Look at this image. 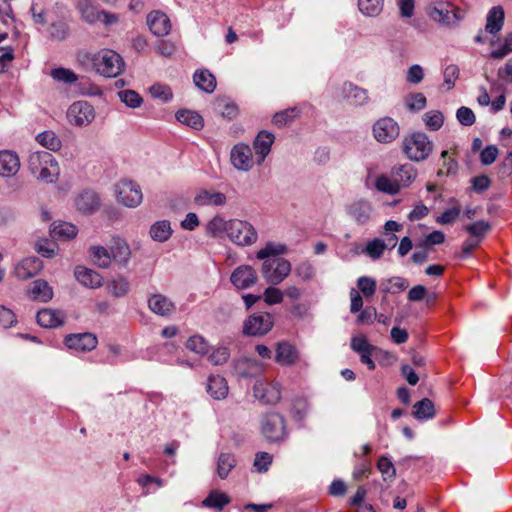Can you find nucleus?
Wrapping results in <instances>:
<instances>
[{"label": "nucleus", "mask_w": 512, "mask_h": 512, "mask_svg": "<svg viewBox=\"0 0 512 512\" xmlns=\"http://www.w3.org/2000/svg\"><path fill=\"white\" fill-rule=\"evenodd\" d=\"M417 176L416 168L410 164H399L392 167L390 176L379 175L375 180V188L378 191L395 195L400 189L408 187Z\"/></svg>", "instance_id": "obj_1"}, {"label": "nucleus", "mask_w": 512, "mask_h": 512, "mask_svg": "<svg viewBox=\"0 0 512 512\" xmlns=\"http://www.w3.org/2000/svg\"><path fill=\"white\" fill-rule=\"evenodd\" d=\"M28 169L38 180L52 183L57 180L60 170L54 156L47 151H34L28 156Z\"/></svg>", "instance_id": "obj_2"}, {"label": "nucleus", "mask_w": 512, "mask_h": 512, "mask_svg": "<svg viewBox=\"0 0 512 512\" xmlns=\"http://www.w3.org/2000/svg\"><path fill=\"white\" fill-rule=\"evenodd\" d=\"M402 146L405 155L416 162L427 159L433 151V142L423 132H414L405 136Z\"/></svg>", "instance_id": "obj_3"}, {"label": "nucleus", "mask_w": 512, "mask_h": 512, "mask_svg": "<svg viewBox=\"0 0 512 512\" xmlns=\"http://www.w3.org/2000/svg\"><path fill=\"white\" fill-rule=\"evenodd\" d=\"M93 66L95 70L105 77H116L124 69L122 57L113 50L103 49L94 55Z\"/></svg>", "instance_id": "obj_4"}, {"label": "nucleus", "mask_w": 512, "mask_h": 512, "mask_svg": "<svg viewBox=\"0 0 512 512\" xmlns=\"http://www.w3.org/2000/svg\"><path fill=\"white\" fill-rule=\"evenodd\" d=\"M228 238L238 246H250L258 239V233L247 221L231 219L228 224Z\"/></svg>", "instance_id": "obj_5"}, {"label": "nucleus", "mask_w": 512, "mask_h": 512, "mask_svg": "<svg viewBox=\"0 0 512 512\" xmlns=\"http://www.w3.org/2000/svg\"><path fill=\"white\" fill-rule=\"evenodd\" d=\"M291 272V264L285 258L266 259L263 262L261 273L265 281L273 286L282 283Z\"/></svg>", "instance_id": "obj_6"}, {"label": "nucleus", "mask_w": 512, "mask_h": 512, "mask_svg": "<svg viewBox=\"0 0 512 512\" xmlns=\"http://www.w3.org/2000/svg\"><path fill=\"white\" fill-rule=\"evenodd\" d=\"M427 14L429 17L443 25H450L462 19L459 9H454L449 1H432L427 6Z\"/></svg>", "instance_id": "obj_7"}, {"label": "nucleus", "mask_w": 512, "mask_h": 512, "mask_svg": "<svg viewBox=\"0 0 512 512\" xmlns=\"http://www.w3.org/2000/svg\"><path fill=\"white\" fill-rule=\"evenodd\" d=\"M261 432L270 442L282 440L286 435V424L283 416L276 412L264 415L261 420Z\"/></svg>", "instance_id": "obj_8"}, {"label": "nucleus", "mask_w": 512, "mask_h": 512, "mask_svg": "<svg viewBox=\"0 0 512 512\" xmlns=\"http://www.w3.org/2000/svg\"><path fill=\"white\" fill-rule=\"evenodd\" d=\"M115 193L120 203L127 207H137L142 202L140 186L132 180H121L115 186Z\"/></svg>", "instance_id": "obj_9"}, {"label": "nucleus", "mask_w": 512, "mask_h": 512, "mask_svg": "<svg viewBox=\"0 0 512 512\" xmlns=\"http://www.w3.org/2000/svg\"><path fill=\"white\" fill-rule=\"evenodd\" d=\"M273 317L266 312L255 313L244 322L243 333L248 336H262L273 327Z\"/></svg>", "instance_id": "obj_10"}, {"label": "nucleus", "mask_w": 512, "mask_h": 512, "mask_svg": "<svg viewBox=\"0 0 512 512\" xmlns=\"http://www.w3.org/2000/svg\"><path fill=\"white\" fill-rule=\"evenodd\" d=\"M95 118V111L87 101H76L70 105L67 111V119L75 126H87Z\"/></svg>", "instance_id": "obj_11"}, {"label": "nucleus", "mask_w": 512, "mask_h": 512, "mask_svg": "<svg viewBox=\"0 0 512 512\" xmlns=\"http://www.w3.org/2000/svg\"><path fill=\"white\" fill-rule=\"evenodd\" d=\"M399 132L398 123L390 117H383L373 125V135L380 143L392 142L399 136Z\"/></svg>", "instance_id": "obj_12"}, {"label": "nucleus", "mask_w": 512, "mask_h": 512, "mask_svg": "<svg viewBox=\"0 0 512 512\" xmlns=\"http://www.w3.org/2000/svg\"><path fill=\"white\" fill-rule=\"evenodd\" d=\"M253 392L263 404H275L281 398V386L277 382L256 381Z\"/></svg>", "instance_id": "obj_13"}, {"label": "nucleus", "mask_w": 512, "mask_h": 512, "mask_svg": "<svg viewBox=\"0 0 512 512\" xmlns=\"http://www.w3.org/2000/svg\"><path fill=\"white\" fill-rule=\"evenodd\" d=\"M232 165L240 171H249L254 165L252 149L244 143L236 144L230 153Z\"/></svg>", "instance_id": "obj_14"}, {"label": "nucleus", "mask_w": 512, "mask_h": 512, "mask_svg": "<svg viewBox=\"0 0 512 512\" xmlns=\"http://www.w3.org/2000/svg\"><path fill=\"white\" fill-rule=\"evenodd\" d=\"M274 360L281 366H293L300 360V352L288 341H280L275 347Z\"/></svg>", "instance_id": "obj_15"}, {"label": "nucleus", "mask_w": 512, "mask_h": 512, "mask_svg": "<svg viewBox=\"0 0 512 512\" xmlns=\"http://www.w3.org/2000/svg\"><path fill=\"white\" fill-rule=\"evenodd\" d=\"M98 343L97 337L89 332L70 334L65 337V345L69 349L87 352L96 348Z\"/></svg>", "instance_id": "obj_16"}, {"label": "nucleus", "mask_w": 512, "mask_h": 512, "mask_svg": "<svg viewBox=\"0 0 512 512\" xmlns=\"http://www.w3.org/2000/svg\"><path fill=\"white\" fill-rule=\"evenodd\" d=\"M230 280L237 289H247L256 283L257 274L253 267L241 265L232 272Z\"/></svg>", "instance_id": "obj_17"}, {"label": "nucleus", "mask_w": 512, "mask_h": 512, "mask_svg": "<svg viewBox=\"0 0 512 512\" xmlns=\"http://www.w3.org/2000/svg\"><path fill=\"white\" fill-rule=\"evenodd\" d=\"M275 137L272 133L265 130L260 131L253 142L255 150V162L260 165L271 151Z\"/></svg>", "instance_id": "obj_18"}, {"label": "nucleus", "mask_w": 512, "mask_h": 512, "mask_svg": "<svg viewBox=\"0 0 512 512\" xmlns=\"http://www.w3.org/2000/svg\"><path fill=\"white\" fill-rule=\"evenodd\" d=\"M147 25L150 31L158 37L166 36L171 30L170 19L160 11H152L147 15Z\"/></svg>", "instance_id": "obj_19"}, {"label": "nucleus", "mask_w": 512, "mask_h": 512, "mask_svg": "<svg viewBox=\"0 0 512 512\" xmlns=\"http://www.w3.org/2000/svg\"><path fill=\"white\" fill-rule=\"evenodd\" d=\"M43 268V263L38 257H28L18 263L14 274L19 280H27L36 276Z\"/></svg>", "instance_id": "obj_20"}, {"label": "nucleus", "mask_w": 512, "mask_h": 512, "mask_svg": "<svg viewBox=\"0 0 512 512\" xmlns=\"http://www.w3.org/2000/svg\"><path fill=\"white\" fill-rule=\"evenodd\" d=\"M20 169V159L16 152L12 150L0 151V176L12 177L18 173Z\"/></svg>", "instance_id": "obj_21"}, {"label": "nucleus", "mask_w": 512, "mask_h": 512, "mask_svg": "<svg viewBox=\"0 0 512 512\" xmlns=\"http://www.w3.org/2000/svg\"><path fill=\"white\" fill-rule=\"evenodd\" d=\"M76 209L83 214H92L98 210L100 199L92 190H83L75 198Z\"/></svg>", "instance_id": "obj_22"}, {"label": "nucleus", "mask_w": 512, "mask_h": 512, "mask_svg": "<svg viewBox=\"0 0 512 512\" xmlns=\"http://www.w3.org/2000/svg\"><path fill=\"white\" fill-rule=\"evenodd\" d=\"M194 202L198 206H223L227 202V197L215 190L200 189L194 196Z\"/></svg>", "instance_id": "obj_23"}, {"label": "nucleus", "mask_w": 512, "mask_h": 512, "mask_svg": "<svg viewBox=\"0 0 512 512\" xmlns=\"http://www.w3.org/2000/svg\"><path fill=\"white\" fill-rule=\"evenodd\" d=\"M148 307L153 313L163 317L170 316L176 309L175 304L163 294H153L148 299Z\"/></svg>", "instance_id": "obj_24"}, {"label": "nucleus", "mask_w": 512, "mask_h": 512, "mask_svg": "<svg viewBox=\"0 0 512 512\" xmlns=\"http://www.w3.org/2000/svg\"><path fill=\"white\" fill-rule=\"evenodd\" d=\"M79 283L88 288H98L103 284V277L96 271L84 266H77L74 271Z\"/></svg>", "instance_id": "obj_25"}, {"label": "nucleus", "mask_w": 512, "mask_h": 512, "mask_svg": "<svg viewBox=\"0 0 512 512\" xmlns=\"http://www.w3.org/2000/svg\"><path fill=\"white\" fill-rule=\"evenodd\" d=\"M207 393L216 400H222L227 397L229 387L224 377L220 375H210L208 377Z\"/></svg>", "instance_id": "obj_26"}, {"label": "nucleus", "mask_w": 512, "mask_h": 512, "mask_svg": "<svg viewBox=\"0 0 512 512\" xmlns=\"http://www.w3.org/2000/svg\"><path fill=\"white\" fill-rule=\"evenodd\" d=\"M347 212L358 224H364L370 219L372 206L366 200H359L349 205Z\"/></svg>", "instance_id": "obj_27"}, {"label": "nucleus", "mask_w": 512, "mask_h": 512, "mask_svg": "<svg viewBox=\"0 0 512 512\" xmlns=\"http://www.w3.org/2000/svg\"><path fill=\"white\" fill-rule=\"evenodd\" d=\"M37 323L44 328H54L63 324L64 315L61 311L42 309L37 313Z\"/></svg>", "instance_id": "obj_28"}, {"label": "nucleus", "mask_w": 512, "mask_h": 512, "mask_svg": "<svg viewBox=\"0 0 512 512\" xmlns=\"http://www.w3.org/2000/svg\"><path fill=\"white\" fill-rule=\"evenodd\" d=\"M342 95L354 105H364L368 101L367 90L346 82L342 86Z\"/></svg>", "instance_id": "obj_29"}, {"label": "nucleus", "mask_w": 512, "mask_h": 512, "mask_svg": "<svg viewBox=\"0 0 512 512\" xmlns=\"http://www.w3.org/2000/svg\"><path fill=\"white\" fill-rule=\"evenodd\" d=\"M175 117L178 122L194 130H201L204 127V119L196 111L180 109L176 112Z\"/></svg>", "instance_id": "obj_30"}, {"label": "nucleus", "mask_w": 512, "mask_h": 512, "mask_svg": "<svg viewBox=\"0 0 512 512\" xmlns=\"http://www.w3.org/2000/svg\"><path fill=\"white\" fill-rule=\"evenodd\" d=\"M504 10L501 6L493 7L487 15L485 30L490 34H496L501 31L504 25Z\"/></svg>", "instance_id": "obj_31"}, {"label": "nucleus", "mask_w": 512, "mask_h": 512, "mask_svg": "<svg viewBox=\"0 0 512 512\" xmlns=\"http://www.w3.org/2000/svg\"><path fill=\"white\" fill-rule=\"evenodd\" d=\"M30 296L33 300L48 302L53 297V290L47 281L38 279L32 282Z\"/></svg>", "instance_id": "obj_32"}, {"label": "nucleus", "mask_w": 512, "mask_h": 512, "mask_svg": "<svg viewBox=\"0 0 512 512\" xmlns=\"http://www.w3.org/2000/svg\"><path fill=\"white\" fill-rule=\"evenodd\" d=\"M193 80L195 85L206 93H212L216 88V78L207 69L196 71Z\"/></svg>", "instance_id": "obj_33"}, {"label": "nucleus", "mask_w": 512, "mask_h": 512, "mask_svg": "<svg viewBox=\"0 0 512 512\" xmlns=\"http://www.w3.org/2000/svg\"><path fill=\"white\" fill-rule=\"evenodd\" d=\"M76 9L81 14V18L88 22L94 23L100 19V14L92 0H76Z\"/></svg>", "instance_id": "obj_34"}, {"label": "nucleus", "mask_w": 512, "mask_h": 512, "mask_svg": "<svg viewBox=\"0 0 512 512\" xmlns=\"http://www.w3.org/2000/svg\"><path fill=\"white\" fill-rule=\"evenodd\" d=\"M131 257V251L128 244L121 239H117L111 247V258L118 264L126 266Z\"/></svg>", "instance_id": "obj_35"}, {"label": "nucleus", "mask_w": 512, "mask_h": 512, "mask_svg": "<svg viewBox=\"0 0 512 512\" xmlns=\"http://www.w3.org/2000/svg\"><path fill=\"white\" fill-rule=\"evenodd\" d=\"M228 224L221 216L213 217L206 225V234L210 237L221 238L224 235L228 236Z\"/></svg>", "instance_id": "obj_36"}, {"label": "nucleus", "mask_w": 512, "mask_h": 512, "mask_svg": "<svg viewBox=\"0 0 512 512\" xmlns=\"http://www.w3.org/2000/svg\"><path fill=\"white\" fill-rule=\"evenodd\" d=\"M234 369L239 376L246 378L254 376L259 366L256 360L244 357L234 361Z\"/></svg>", "instance_id": "obj_37"}, {"label": "nucleus", "mask_w": 512, "mask_h": 512, "mask_svg": "<svg viewBox=\"0 0 512 512\" xmlns=\"http://www.w3.org/2000/svg\"><path fill=\"white\" fill-rule=\"evenodd\" d=\"M413 416L418 420H427L435 416V408L433 402L424 398L416 402L413 406Z\"/></svg>", "instance_id": "obj_38"}, {"label": "nucleus", "mask_w": 512, "mask_h": 512, "mask_svg": "<svg viewBox=\"0 0 512 512\" xmlns=\"http://www.w3.org/2000/svg\"><path fill=\"white\" fill-rule=\"evenodd\" d=\"M236 458L231 453H220L217 459V475L221 479H226L231 470L236 466Z\"/></svg>", "instance_id": "obj_39"}, {"label": "nucleus", "mask_w": 512, "mask_h": 512, "mask_svg": "<svg viewBox=\"0 0 512 512\" xmlns=\"http://www.w3.org/2000/svg\"><path fill=\"white\" fill-rule=\"evenodd\" d=\"M172 234V228L168 220L155 222L150 228V236L154 241L165 242Z\"/></svg>", "instance_id": "obj_40"}, {"label": "nucleus", "mask_w": 512, "mask_h": 512, "mask_svg": "<svg viewBox=\"0 0 512 512\" xmlns=\"http://www.w3.org/2000/svg\"><path fill=\"white\" fill-rule=\"evenodd\" d=\"M230 501L231 500L227 494L217 490H213L202 501V506L222 510L227 504L230 503Z\"/></svg>", "instance_id": "obj_41"}, {"label": "nucleus", "mask_w": 512, "mask_h": 512, "mask_svg": "<svg viewBox=\"0 0 512 512\" xmlns=\"http://www.w3.org/2000/svg\"><path fill=\"white\" fill-rule=\"evenodd\" d=\"M37 142L50 151H58L62 146L60 138L51 130L43 131L36 136Z\"/></svg>", "instance_id": "obj_42"}, {"label": "nucleus", "mask_w": 512, "mask_h": 512, "mask_svg": "<svg viewBox=\"0 0 512 512\" xmlns=\"http://www.w3.org/2000/svg\"><path fill=\"white\" fill-rule=\"evenodd\" d=\"M90 256L93 263L100 268H107L112 261L111 251L102 246H92Z\"/></svg>", "instance_id": "obj_43"}, {"label": "nucleus", "mask_w": 512, "mask_h": 512, "mask_svg": "<svg viewBox=\"0 0 512 512\" xmlns=\"http://www.w3.org/2000/svg\"><path fill=\"white\" fill-rule=\"evenodd\" d=\"M286 246L283 244L267 243L257 252V258L266 261V259L281 258L280 255L286 253Z\"/></svg>", "instance_id": "obj_44"}, {"label": "nucleus", "mask_w": 512, "mask_h": 512, "mask_svg": "<svg viewBox=\"0 0 512 512\" xmlns=\"http://www.w3.org/2000/svg\"><path fill=\"white\" fill-rule=\"evenodd\" d=\"M77 227L68 222L54 224L52 234L57 240H69L77 235Z\"/></svg>", "instance_id": "obj_45"}, {"label": "nucleus", "mask_w": 512, "mask_h": 512, "mask_svg": "<svg viewBox=\"0 0 512 512\" xmlns=\"http://www.w3.org/2000/svg\"><path fill=\"white\" fill-rule=\"evenodd\" d=\"M69 35V26L64 20L52 22L48 28V37L52 41H63Z\"/></svg>", "instance_id": "obj_46"}, {"label": "nucleus", "mask_w": 512, "mask_h": 512, "mask_svg": "<svg viewBox=\"0 0 512 512\" xmlns=\"http://www.w3.org/2000/svg\"><path fill=\"white\" fill-rule=\"evenodd\" d=\"M408 286V280L400 276L391 277L381 284L382 291L391 294L400 293L406 290Z\"/></svg>", "instance_id": "obj_47"}, {"label": "nucleus", "mask_w": 512, "mask_h": 512, "mask_svg": "<svg viewBox=\"0 0 512 512\" xmlns=\"http://www.w3.org/2000/svg\"><path fill=\"white\" fill-rule=\"evenodd\" d=\"M384 0H358V7L361 13L374 17L381 13Z\"/></svg>", "instance_id": "obj_48"}, {"label": "nucleus", "mask_w": 512, "mask_h": 512, "mask_svg": "<svg viewBox=\"0 0 512 512\" xmlns=\"http://www.w3.org/2000/svg\"><path fill=\"white\" fill-rule=\"evenodd\" d=\"M464 228L474 239L481 241L490 231L491 225L489 222L481 220L468 224Z\"/></svg>", "instance_id": "obj_49"}, {"label": "nucleus", "mask_w": 512, "mask_h": 512, "mask_svg": "<svg viewBox=\"0 0 512 512\" xmlns=\"http://www.w3.org/2000/svg\"><path fill=\"white\" fill-rule=\"evenodd\" d=\"M50 76L54 80L65 84H72L78 80V76L72 70L63 67L52 69Z\"/></svg>", "instance_id": "obj_50"}, {"label": "nucleus", "mask_w": 512, "mask_h": 512, "mask_svg": "<svg viewBox=\"0 0 512 512\" xmlns=\"http://www.w3.org/2000/svg\"><path fill=\"white\" fill-rule=\"evenodd\" d=\"M187 349L197 353L204 355L209 351V344L206 339L200 335L191 336L186 343Z\"/></svg>", "instance_id": "obj_51"}, {"label": "nucleus", "mask_w": 512, "mask_h": 512, "mask_svg": "<svg viewBox=\"0 0 512 512\" xmlns=\"http://www.w3.org/2000/svg\"><path fill=\"white\" fill-rule=\"evenodd\" d=\"M423 120L425 125L431 131L439 130L444 122L443 114L438 110L428 111L424 114Z\"/></svg>", "instance_id": "obj_52"}, {"label": "nucleus", "mask_w": 512, "mask_h": 512, "mask_svg": "<svg viewBox=\"0 0 512 512\" xmlns=\"http://www.w3.org/2000/svg\"><path fill=\"white\" fill-rule=\"evenodd\" d=\"M387 248L388 244L384 240L375 238L367 243L365 252L372 259H379Z\"/></svg>", "instance_id": "obj_53"}, {"label": "nucleus", "mask_w": 512, "mask_h": 512, "mask_svg": "<svg viewBox=\"0 0 512 512\" xmlns=\"http://www.w3.org/2000/svg\"><path fill=\"white\" fill-rule=\"evenodd\" d=\"M108 287L110 293L115 297H123L130 290V284L124 277L113 279Z\"/></svg>", "instance_id": "obj_54"}, {"label": "nucleus", "mask_w": 512, "mask_h": 512, "mask_svg": "<svg viewBox=\"0 0 512 512\" xmlns=\"http://www.w3.org/2000/svg\"><path fill=\"white\" fill-rule=\"evenodd\" d=\"M377 468L383 476V480H393L396 476V470L391 460L386 456H381L377 462Z\"/></svg>", "instance_id": "obj_55"}, {"label": "nucleus", "mask_w": 512, "mask_h": 512, "mask_svg": "<svg viewBox=\"0 0 512 512\" xmlns=\"http://www.w3.org/2000/svg\"><path fill=\"white\" fill-rule=\"evenodd\" d=\"M118 96L123 103L131 108H137L143 102L142 97L134 90H122L118 92Z\"/></svg>", "instance_id": "obj_56"}, {"label": "nucleus", "mask_w": 512, "mask_h": 512, "mask_svg": "<svg viewBox=\"0 0 512 512\" xmlns=\"http://www.w3.org/2000/svg\"><path fill=\"white\" fill-rule=\"evenodd\" d=\"M296 109H286L274 114L272 122L278 127H283L292 122L297 117Z\"/></svg>", "instance_id": "obj_57"}, {"label": "nucleus", "mask_w": 512, "mask_h": 512, "mask_svg": "<svg viewBox=\"0 0 512 512\" xmlns=\"http://www.w3.org/2000/svg\"><path fill=\"white\" fill-rule=\"evenodd\" d=\"M357 287L366 297H371L376 292V281L368 276H361L357 280Z\"/></svg>", "instance_id": "obj_58"}, {"label": "nucleus", "mask_w": 512, "mask_h": 512, "mask_svg": "<svg viewBox=\"0 0 512 512\" xmlns=\"http://www.w3.org/2000/svg\"><path fill=\"white\" fill-rule=\"evenodd\" d=\"M151 96L155 99H159L162 102H168L172 99L173 93L169 86L164 84H154L150 88Z\"/></svg>", "instance_id": "obj_59"}, {"label": "nucleus", "mask_w": 512, "mask_h": 512, "mask_svg": "<svg viewBox=\"0 0 512 512\" xmlns=\"http://www.w3.org/2000/svg\"><path fill=\"white\" fill-rule=\"evenodd\" d=\"M441 157L443 158V166L438 170V176H448L455 174L458 168V164L454 159L448 157V151H443L441 153Z\"/></svg>", "instance_id": "obj_60"}, {"label": "nucleus", "mask_w": 512, "mask_h": 512, "mask_svg": "<svg viewBox=\"0 0 512 512\" xmlns=\"http://www.w3.org/2000/svg\"><path fill=\"white\" fill-rule=\"evenodd\" d=\"M272 455L267 452H258L255 455L253 467L259 473L267 472L272 464Z\"/></svg>", "instance_id": "obj_61"}, {"label": "nucleus", "mask_w": 512, "mask_h": 512, "mask_svg": "<svg viewBox=\"0 0 512 512\" xmlns=\"http://www.w3.org/2000/svg\"><path fill=\"white\" fill-rule=\"evenodd\" d=\"M351 349L360 354L367 352V350H375L376 348L368 342L366 336L360 334L351 338Z\"/></svg>", "instance_id": "obj_62"}, {"label": "nucleus", "mask_w": 512, "mask_h": 512, "mask_svg": "<svg viewBox=\"0 0 512 512\" xmlns=\"http://www.w3.org/2000/svg\"><path fill=\"white\" fill-rule=\"evenodd\" d=\"M426 103L423 93H414L406 98V106L410 111H420L425 108Z\"/></svg>", "instance_id": "obj_63"}, {"label": "nucleus", "mask_w": 512, "mask_h": 512, "mask_svg": "<svg viewBox=\"0 0 512 512\" xmlns=\"http://www.w3.org/2000/svg\"><path fill=\"white\" fill-rule=\"evenodd\" d=\"M294 273L301 280L308 281L314 277L315 269L310 262L304 261L295 267Z\"/></svg>", "instance_id": "obj_64"}]
</instances>
